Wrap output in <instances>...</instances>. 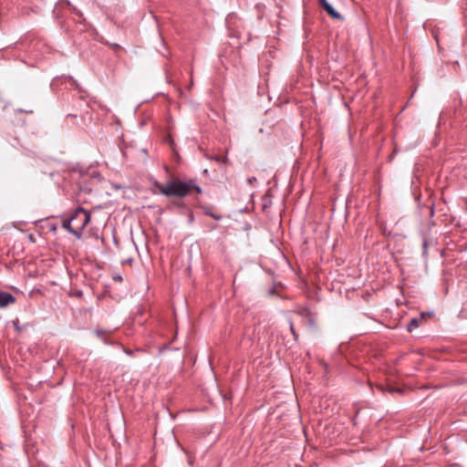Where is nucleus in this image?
Listing matches in <instances>:
<instances>
[{
  "mask_svg": "<svg viewBox=\"0 0 467 467\" xmlns=\"http://www.w3.org/2000/svg\"><path fill=\"white\" fill-rule=\"evenodd\" d=\"M153 185L158 190V192L167 197L183 198L188 195L191 190H195L198 193L202 192L194 181L182 182L181 180H171L167 184L163 185L158 181L153 182Z\"/></svg>",
  "mask_w": 467,
  "mask_h": 467,
  "instance_id": "f257e3e1",
  "label": "nucleus"
},
{
  "mask_svg": "<svg viewBox=\"0 0 467 467\" xmlns=\"http://www.w3.org/2000/svg\"><path fill=\"white\" fill-rule=\"evenodd\" d=\"M72 10H73V12H74L76 15H78V16H82L81 12H80L79 10H78L76 7H72Z\"/></svg>",
  "mask_w": 467,
  "mask_h": 467,
  "instance_id": "6e6552de",
  "label": "nucleus"
},
{
  "mask_svg": "<svg viewBox=\"0 0 467 467\" xmlns=\"http://www.w3.org/2000/svg\"><path fill=\"white\" fill-rule=\"evenodd\" d=\"M14 324H15V327H16L18 331H20V330H21V327H19V326H17L16 322H14Z\"/></svg>",
  "mask_w": 467,
  "mask_h": 467,
  "instance_id": "ddd939ff",
  "label": "nucleus"
},
{
  "mask_svg": "<svg viewBox=\"0 0 467 467\" xmlns=\"http://www.w3.org/2000/svg\"><path fill=\"white\" fill-rule=\"evenodd\" d=\"M90 222V213L82 207H78L72 214L63 221L62 226L77 239L82 237V232Z\"/></svg>",
  "mask_w": 467,
  "mask_h": 467,
  "instance_id": "f03ea898",
  "label": "nucleus"
},
{
  "mask_svg": "<svg viewBox=\"0 0 467 467\" xmlns=\"http://www.w3.org/2000/svg\"><path fill=\"white\" fill-rule=\"evenodd\" d=\"M15 302L16 297L12 294L0 290V308H5Z\"/></svg>",
  "mask_w": 467,
  "mask_h": 467,
  "instance_id": "20e7f679",
  "label": "nucleus"
},
{
  "mask_svg": "<svg viewBox=\"0 0 467 467\" xmlns=\"http://www.w3.org/2000/svg\"><path fill=\"white\" fill-rule=\"evenodd\" d=\"M422 320V317H413L410 322L407 326V329L409 332H412L414 329L420 327V323Z\"/></svg>",
  "mask_w": 467,
  "mask_h": 467,
  "instance_id": "39448f33",
  "label": "nucleus"
},
{
  "mask_svg": "<svg viewBox=\"0 0 467 467\" xmlns=\"http://www.w3.org/2000/svg\"><path fill=\"white\" fill-rule=\"evenodd\" d=\"M290 329H291L292 334L294 335V337L296 339V332L294 330L292 323H290Z\"/></svg>",
  "mask_w": 467,
  "mask_h": 467,
  "instance_id": "9d476101",
  "label": "nucleus"
},
{
  "mask_svg": "<svg viewBox=\"0 0 467 467\" xmlns=\"http://www.w3.org/2000/svg\"><path fill=\"white\" fill-rule=\"evenodd\" d=\"M214 160H215L216 161L220 162V161H224L225 158H222V157H220V156H215V157H214Z\"/></svg>",
  "mask_w": 467,
  "mask_h": 467,
  "instance_id": "1a4fd4ad",
  "label": "nucleus"
},
{
  "mask_svg": "<svg viewBox=\"0 0 467 467\" xmlns=\"http://www.w3.org/2000/svg\"><path fill=\"white\" fill-rule=\"evenodd\" d=\"M211 215L215 219V220H219L220 219V216H215L213 214L211 213Z\"/></svg>",
  "mask_w": 467,
  "mask_h": 467,
  "instance_id": "4468645a",
  "label": "nucleus"
},
{
  "mask_svg": "<svg viewBox=\"0 0 467 467\" xmlns=\"http://www.w3.org/2000/svg\"><path fill=\"white\" fill-rule=\"evenodd\" d=\"M422 248H423L422 256L426 258L428 255V241L426 238H423Z\"/></svg>",
  "mask_w": 467,
  "mask_h": 467,
  "instance_id": "423d86ee",
  "label": "nucleus"
},
{
  "mask_svg": "<svg viewBox=\"0 0 467 467\" xmlns=\"http://www.w3.org/2000/svg\"><path fill=\"white\" fill-rule=\"evenodd\" d=\"M124 352L130 356L132 355V353H133L131 350H129V349H124Z\"/></svg>",
  "mask_w": 467,
  "mask_h": 467,
  "instance_id": "f8f14e48",
  "label": "nucleus"
},
{
  "mask_svg": "<svg viewBox=\"0 0 467 467\" xmlns=\"http://www.w3.org/2000/svg\"><path fill=\"white\" fill-rule=\"evenodd\" d=\"M95 334L97 335V337L99 338H100L101 340H103L104 342H107L106 339L104 338V336L106 334V331L103 330V329H96L95 330Z\"/></svg>",
  "mask_w": 467,
  "mask_h": 467,
  "instance_id": "0eeeda50",
  "label": "nucleus"
},
{
  "mask_svg": "<svg viewBox=\"0 0 467 467\" xmlns=\"http://www.w3.org/2000/svg\"><path fill=\"white\" fill-rule=\"evenodd\" d=\"M323 9L332 17L337 20H343V16L338 13L333 6L328 3L327 0H318Z\"/></svg>",
  "mask_w": 467,
  "mask_h": 467,
  "instance_id": "7ed1b4c3",
  "label": "nucleus"
},
{
  "mask_svg": "<svg viewBox=\"0 0 467 467\" xmlns=\"http://www.w3.org/2000/svg\"><path fill=\"white\" fill-rule=\"evenodd\" d=\"M254 181H256V178H255V177H250V178H248V179H247V182H248V183H252V182H254Z\"/></svg>",
  "mask_w": 467,
  "mask_h": 467,
  "instance_id": "9b49d317",
  "label": "nucleus"
}]
</instances>
